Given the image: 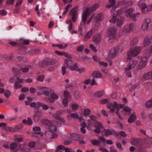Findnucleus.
Segmentation results:
<instances>
[{
  "label": "nucleus",
  "mask_w": 152,
  "mask_h": 152,
  "mask_svg": "<svg viewBox=\"0 0 152 152\" xmlns=\"http://www.w3.org/2000/svg\"><path fill=\"white\" fill-rule=\"evenodd\" d=\"M133 11V9L131 8L127 9H121L118 10L115 14L113 15L112 18L110 20V21L115 23L116 22L117 25L118 27H120L123 25L124 19V17L120 16L122 14L125 15L128 18H130L132 20L136 21L140 13L132 14Z\"/></svg>",
  "instance_id": "1"
},
{
  "label": "nucleus",
  "mask_w": 152,
  "mask_h": 152,
  "mask_svg": "<svg viewBox=\"0 0 152 152\" xmlns=\"http://www.w3.org/2000/svg\"><path fill=\"white\" fill-rule=\"evenodd\" d=\"M99 6V4H95L93 5L91 7H87L86 8L84 12L82 15V20L83 22V25H81L80 23V25L79 27V30L81 33L83 30L85 28V25L86 22L88 18L91 14Z\"/></svg>",
  "instance_id": "2"
},
{
  "label": "nucleus",
  "mask_w": 152,
  "mask_h": 152,
  "mask_svg": "<svg viewBox=\"0 0 152 152\" xmlns=\"http://www.w3.org/2000/svg\"><path fill=\"white\" fill-rule=\"evenodd\" d=\"M124 105L118 103L116 102H114L113 103H110L107 105V107L111 111L114 112H115V109L116 111L115 113L118 115L119 119L123 120L124 118L120 114V110L124 107Z\"/></svg>",
  "instance_id": "3"
},
{
  "label": "nucleus",
  "mask_w": 152,
  "mask_h": 152,
  "mask_svg": "<svg viewBox=\"0 0 152 152\" xmlns=\"http://www.w3.org/2000/svg\"><path fill=\"white\" fill-rule=\"evenodd\" d=\"M67 137L70 138L75 140L79 141L80 144H84L85 142L83 141L84 137L82 136L77 134L75 133H67L66 134Z\"/></svg>",
  "instance_id": "4"
},
{
  "label": "nucleus",
  "mask_w": 152,
  "mask_h": 152,
  "mask_svg": "<svg viewBox=\"0 0 152 152\" xmlns=\"http://www.w3.org/2000/svg\"><path fill=\"white\" fill-rule=\"evenodd\" d=\"M141 50L140 47H135L131 49L127 53V59H130L132 57H134L139 54Z\"/></svg>",
  "instance_id": "5"
},
{
  "label": "nucleus",
  "mask_w": 152,
  "mask_h": 152,
  "mask_svg": "<svg viewBox=\"0 0 152 152\" xmlns=\"http://www.w3.org/2000/svg\"><path fill=\"white\" fill-rule=\"evenodd\" d=\"M63 94L64 98L62 100V103L64 107H66L68 105V102L72 100V97L67 91H64Z\"/></svg>",
  "instance_id": "6"
},
{
  "label": "nucleus",
  "mask_w": 152,
  "mask_h": 152,
  "mask_svg": "<svg viewBox=\"0 0 152 152\" xmlns=\"http://www.w3.org/2000/svg\"><path fill=\"white\" fill-rule=\"evenodd\" d=\"M147 0H140L137 4V5L141 8L142 12L143 13L148 12L147 6L145 4Z\"/></svg>",
  "instance_id": "7"
},
{
  "label": "nucleus",
  "mask_w": 152,
  "mask_h": 152,
  "mask_svg": "<svg viewBox=\"0 0 152 152\" xmlns=\"http://www.w3.org/2000/svg\"><path fill=\"white\" fill-rule=\"evenodd\" d=\"M58 95L55 93V91L53 90V92L51 93L50 97L46 98L45 100L48 102L53 103L56 100H58Z\"/></svg>",
  "instance_id": "8"
},
{
  "label": "nucleus",
  "mask_w": 152,
  "mask_h": 152,
  "mask_svg": "<svg viewBox=\"0 0 152 152\" xmlns=\"http://www.w3.org/2000/svg\"><path fill=\"white\" fill-rule=\"evenodd\" d=\"M148 57L146 56L142 57L137 67L138 70H141L145 67L147 64Z\"/></svg>",
  "instance_id": "9"
},
{
  "label": "nucleus",
  "mask_w": 152,
  "mask_h": 152,
  "mask_svg": "<svg viewBox=\"0 0 152 152\" xmlns=\"http://www.w3.org/2000/svg\"><path fill=\"white\" fill-rule=\"evenodd\" d=\"M118 47L112 48L109 52L108 56L110 58L115 57L118 54Z\"/></svg>",
  "instance_id": "10"
},
{
  "label": "nucleus",
  "mask_w": 152,
  "mask_h": 152,
  "mask_svg": "<svg viewBox=\"0 0 152 152\" xmlns=\"http://www.w3.org/2000/svg\"><path fill=\"white\" fill-rule=\"evenodd\" d=\"M69 15L71 16L72 22L73 23H75L77 17L76 9L75 8L72 9L70 12Z\"/></svg>",
  "instance_id": "11"
},
{
  "label": "nucleus",
  "mask_w": 152,
  "mask_h": 152,
  "mask_svg": "<svg viewBox=\"0 0 152 152\" xmlns=\"http://www.w3.org/2000/svg\"><path fill=\"white\" fill-rule=\"evenodd\" d=\"M34 115L33 117V118L35 121H38L42 115V110H34Z\"/></svg>",
  "instance_id": "12"
},
{
  "label": "nucleus",
  "mask_w": 152,
  "mask_h": 152,
  "mask_svg": "<svg viewBox=\"0 0 152 152\" xmlns=\"http://www.w3.org/2000/svg\"><path fill=\"white\" fill-rule=\"evenodd\" d=\"M127 60L128 61L129 60V61L127 67L129 68V69H131L134 68L137 64L138 61L136 60L131 59V58L130 59H129L128 60L127 59Z\"/></svg>",
  "instance_id": "13"
},
{
  "label": "nucleus",
  "mask_w": 152,
  "mask_h": 152,
  "mask_svg": "<svg viewBox=\"0 0 152 152\" xmlns=\"http://www.w3.org/2000/svg\"><path fill=\"white\" fill-rule=\"evenodd\" d=\"M94 126L95 127L97 128L94 129V131L95 132L98 134L100 132V129L103 128L102 124L100 122L98 121H96L94 123Z\"/></svg>",
  "instance_id": "14"
},
{
  "label": "nucleus",
  "mask_w": 152,
  "mask_h": 152,
  "mask_svg": "<svg viewBox=\"0 0 152 152\" xmlns=\"http://www.w3.org/2000/svg\"><path fill=\"white\" fill-rule=\"evenodd\" d=\"M151 23V20L150 19L146 18L144 23L142 26V29L144 31L147 30Z\"/></svg>",
  "instance_id": "15"
},
{
  "label": "nucleus",
  "mask_w": 152,
  "mask_h": 152,
  "mask_svg": "<svg viewBox=\"0 0 152 152\" xmlns=\"http://www.w3.org/2000/svg\"><path fill=\"white\" fill-rule=\"evenodd\" d=\"M107 34L110 37H114L116 34V29L114 27H112L110 28L107 31Z\"/></svg>",
  "instance_id": "16"
},
{
  "label": "nucleus",
  "mask_w": 152,
  "mask_h": 152,
  "mask_svg": "<svg viewBox=\"0 0 152 152\" xmlns=\"http://www.w3.org/2000/svg\"><path fill=\"white\" fill-rule=\"evenodd\" d=\"M79 119L81 123L80 124V126H81L80 131L83 133H85L86 132V130L85 128L86 126V124L84 122L83 118H80Z\"/></svg>",
  "instance_id": "17"
},
{
  "label": "nucleus",
  "mask_w": 152,
  "mask_h": 152,
  "mask_svg": "<svg viewBox=\"0 0 152 152\" xmlns=\"http://www.w3.org/2000/svg\"><path fill=\"white\" fill-rule=\"evenodd\" d=\"M33 131L34 133L37 134L38 137H42L43 135V133L41 131L40 128L39 126H35L33 128Z\"/></svg>",
  "instance_id": "18"
},
{
  "label": "nucleus",
  "mask_w": 152,
  "mask_h": 152,
  "mask_svg": "<svg viewBox=\"0 0 152 152\" xmlns=\"http://www.w3.org/2000/svg\"><path fill=\"white\" fill-rule=\"evenodd\" d=\"M137 119L136 113L134 112L130 115L128 121L129 123H133Z\"/></svg>",
  "instance_id": "19"
},
{
  "label": "nucleus",
  "mask_w": 152,
  "mask_h": 152,
  "mask_svg": "<svg viewBox=\"0 0 152 152\" xmlns=\"http://www.w3.org/2000/svg\"><path fill=\"white\" fill-rule=\"evenodd\" d=\"M132 111V109L130 107L126 106L124 107L121 113L124 115H129Z\"/></svg>",
  "instance_id": "20"
},
{
  "label": "nucleus",
  "mask_w": 152,
  "mask_h": 152,
  "mask_svg": "<svg viewBox=\"0 0 152 152\" xmlns=\"http://www.w3.org/2000/svg\"><path fill=\"white\" fill-rule=\"evenodd\" d=\"M45 134L47 136L50 138H56L57 136L56 133L50 131L46 132Z\"/></svg>",
  "instance_id": "21"
},
{
  "label": "nucleus",
  "mask_w": 152,
  "mask_h": 152,
  "mask_svg": "<svg viewBox=\"0 0 152 152\" xmlns=\"http://www.w3.org/2000/svg\"><path fill=\"white\" fill-rule=\"evenodd\" d=\"M134 28V24L133 23H131L129 25L127 28H125L124 29L123 31L125 33H128L132 31Z\"/></svg>",
  "instance_id": "22"
},
{
  "label": "nucleus",
  "mask_w": 152,
  "mask_h": 152,
  "mask_svg": "<svg viewBox=\"0 0 152 152\" xmlns=\"http://www.w3.org/2000/svg\"><path fill=\"white\" fill-rule=\"evenodd\" d=\"M53 90L51 88L45 87L43 94L45 95L48 96L50 95V94H51L52 92H53Z\"/></svg>",
  "instance_id": "23"
},
{
  "label": "nucleus",
  "mask_w": 152,
  "mask_h": 152,
  "mask_svg": "<svg viewBox=\"0 0 152 152\" xmlns=\"http://www.w3.org/2000/svg\"><path fill=\"white\" fill-rule=\"evenodd\" d=\"M104 16L103 13H99L95 16L94 20L95 22H98L101 20L103 18Z\"/></svg>",
  "instance_id": "24"
},
{
  "label": "nucleus",
  "mask_w": 152,
  "mask_h": 152,
  "mask_svg": "<svg viewBox=\"0 0 152 152\" xmlns=\"http://www.w3.org/2000/svg\"><path fill=\"white\" fill-rule=\"evenodd\" d=\"M73 64V62L72 60L66 59L64 61V66L66 68H68L71 66Z\"/></svg>",
  "instance_id": "25"
},
{
  "label": "nucleus",
  "mask_w": 152,
  "mask_h": 152,
  "mask_svg": "<svg viewBox=\"0 0 152 152\" xmlns=\"http://www.w3.org/2000/svg\"><path fill=\"white\" fill-rule=\"evenodd\" d=\"M152 78V72H149L144 75L142 78L143 80H145Z\"/></svg>",
  "instance_id": "26"
},
{
  "label": "nucleus",
  "mask_w": 152,
  "mask_h": 152,
  "mask_svg": "<svg viewBox=\"0 0 152 152\" xmlns=\"http://www.w3.org/2000/svg\"><path fill=\"white\" fill-rule=\"evenodd\" d=\"M41 102H32L30 104V107H35L36 109H38L40 107Z\"/></svg>",
  "instance_id": "27"
},
{
  "label": "nucleus",
  "mask_w": 152,
  "mask_h": 152,
  "mask_svg": "<svg viewBox=\"0 0 152 152\" xmlns=\"http://www.w3.org/2000/svg\"><path fill=\"white\" fill-rule=\"evenodd\" d=\"M56 122L55 121L52 122L50 125L49 126V128L50 132H54L56 131L57 129V127L54 125L56 124Z\"/></svg>",
  "instance_id": "28"
},
{
  "label": "nucleus",
  "mask_w": 152,
  "mask_h": 152,
  "mask_svg": "<svg viewBox=\"0 0 152 152\" xmlns=\"http://www.w3.org/2000/svg\"><path fill=\"white\" fill-rule=\"evenodd\" d=\"M22 122L23 124L28 125H31L33 124L32 121L29 118H28L27 119L23 120Z\"/></svg>",
  "instance_id": "29"
},
{
  "label": "nucleus",
  "mask_w": 152,
  "mask_h": 152,
  "mask_svg": "<svg viewBox=\"0 0 152 152\" xmlns=\"http://www.w3.org/2000/svg\"><path fill=\"white\" fill-rule=\"evenodd\" d=\"M145 54L148 58L152 54V46L148 49L145 51Z\"/></svg>",
  "instance_id": "30"
},
{
  "label": "nucleus",
  "mask_w": 152,
  "mask_h": 152,
  "mask_svg": "<svg viewBox=\"0 0 152 152\" xmlns=\"http://www.w3.org/2000/svg\"><path fill=\"white\" fill-rule=\"evenodd\" d=\"M140 140L139 139L132 138L130 140L131 143L133 145H137L140 142Z\"/></svg>",
  "instance_id": "31"
},
{
  "label": "nucleus",
  "mask_w": 152,
  "mask_h": 152,
  "mask_svg": "<svg viewBox=\"0 0 152 152\" xmlns=\"http://www.w3.org/2000/svg\"><path fill=\"white\" fill-rule=\"evenodd\" d=\"M104 130L105 131V135L106 136L111 135L115 132L114 131L109 129H106V130L104 129Z\"/></svg>",
  "instance_id": "32"
},
{
  "label": "nucleus",
  "mask_w": 152,
  "mask_h": 152,
  "mask_svg": "<svg viewBox=\"0 0 152 152\" xmlns=\"http://www.w3.org/2000/svg\"><path fill=\"white\" fill-rule=\"evenodd\" d=\"M104 94V92L103 91H96L94 94L95 96L97 97H100L103 96Z\"/></svg>",
  "instance_id": "33"
},
{
  "label": "nucleus",
  "mask_w": 152,
  "mask_h": 152,
  "mask_svg": "<svg viewBox=\"0 0 152 152\" xmlns=\"http://www.w3.org/2000/svg\"><path fill=\"white\" fill-rule=\"evenodd\" d=\"M109 4L106 6V7L108 8H110L113 7L115 4L116 1L115 0H110Z\"/></svg>",
  "instance_id": "34"
},
{
  "label": "nucleus",
  "mask_w": 152,
  "mask_h": 152,
  "mask_svg": "<svg viewBox=\"0 0 152 152\" xmlns=\"http://www.w3.org/2000/svg\"><path fill=\"white\" fill-rule=\"evenodd\" d=\"M91 142L94 145L101 146V143L98 140H91Z\"/></svg>",
  "instance_id": "35"
},
{
  "label": "nucleus",
  "mask_w": 152,
  "mask_h": 152,
  "mask_svg": "<svg viewBox=\"0 0 152 152\" xmlns=\"http://www.w3.org/2000/svg\"><path fill=\"white\" fill-rule=\"evenodd\" d=\"M92 75L93 77L96 78H99L101 76L100 73L99 72L96 71L92 73Z\"/></svg>",
  "instance_id": "36"
},
{
  "label": "nucleus",
  "mask_w": 152,
  "mask_h": 152,
  "mask_svg": "<svg viewBox=\"0 0 152 152\" xmlns=\"http://www.w3.org/2000/svg\"><path fill=\"white\" fill-rule=\"evenodd\" d=\"M80 106V105L77 103H73L71 104V107L72 110H76L79 108Z\"/></svg>",
  "instance_id": "37"
},
{
  "label": "nucleus",
  "mask_w": 152,
  "mask_h": 152,
  "mask_svg": "<svg viewBox=\"0 0 152 152\" xmlns=\"http://www.w3.org/2000/svg\"><path fill=\"white\" fill-rule=\"evenodd\" d=\"M31 68V66H28L25 67L20 68V71L23 72L25 73L28 72Z\"/></svg>",
  "instance_id": "38"
},
{
  "label": "nucleus",
  "mask_w": 152,
  "mask_h": 152,
  "mask_svg": "<svg viewBox=\"0 0 152 152\" xmlns=\"http://www.w3.org/2000/svg\"><path fill=\"white\" fill-rule=\"evenodd\" d=\"M11 93L9 90H7L5 91L4 95L7 99L9 98L11 95Z\"/></svg>",
  "instance_id": "39"
},
{
  "label": "nucleus",
  "mask_w": 152,
  "mask_h": 152,
  "mask_svg": "<svg viewBox=\"0 0 152 152\" xmlns=\"http://www.w3.org/2000/svg\"><path fill=\"white\" fill-rule=\"evenodd\" d=\"M78 66L77 64H75L72 66H71L69 67L70 70L72 71H76L78 68Z\"/></svg>",
  "instance_id": "40"
},
{
  "label": "nucleus",
  "mask_w": 152,
  "mask_h": 152,
  "mask_svg": "<svg viewBox=\"0 0 152 152\" xmlns=\"http://www.w3.org/2000/svg\"><path fill=\"white\" fill-rule=\"evenodd\" d=\"M90 112L91 111L89 109L87 108L85 109L83 113V115L85 117L88 116L90 114Z\"/></svg>",
  "instance_id": "41"
},
{
  "label": "nucleus",
  "mask_w": 152,
  "mask_h": 152,
  "mask_svg": "<svg viewBox=\"0 0 152 152\" xmlns=\"http://www.w3.org/2000/svg\"><path fill=\"white\" fill-rule=\"evenodd\" d=\"M152 40V39H145L144 42V45L145 47L148 45Z\"/></svg>",
  "instance_id": "42"
},
{
  "label": "nucleus",
  "mask_w": 152,
  "mask_h": 152,
  "mask_svg": "<svg viewBox=\"0 0 152 152\" xmlns=\"http://www.w3.org/2000/svg\"><path fill=\"white\" fill-rule=\"evenodd\" d=\"M23 86L20 84L18 82L16 81L14 85V87L15 89L20 88Z\"/></svg>",
  "instance_id": "43"
},
{
  "label": "nucleus",
  "mask_w": 152,
  "mask_h": 152,
  "mask_svg": "<svg viewBox=\"0 0 152 152\" xmlns=\"http://www.w3.org/2000/svg\"><path fill=\"white\" fill-rule=\"evenodd\" d=\"M120 96V94L116 92L113 93L111 95V97L113 99H117Z\"/></svg>",
  "instance_id": "44"
},
{
  "label": "nucleus",
  "mask_w": 152,
  "mask_h": 152,
  "mask_svg": "<svg viewBox=\"0 0 152 152\" xmlns=\"http://www.w3.org/2000/svg\"><path fill=\"white\" fill-rule=\"evenodd\" d=\"M40 107H42L43 109L45 110H47L49 108L48 105L42 102H41Z\"/></svg>",
  "instance_id": "45"
},
{
  "label": "nucleus",
  "mask_w": 152,
  "mask_h": 152,
  "mask_svg": "<svg viewBox=\"0 0 152 152\" xmlns=\"http://www.w3.org/2000/svg\"><path fill=\"white\" fill-rule=\"evenodd\" d=\"M86 70V69L85 67H82L79 68L78 67L77 71L79 73L81 74L85 72Z\"/></svg>",
  "instance_id": "46"
},
{
  "label": "nucleus",
  "mask_w": 152,
  "mask_h": 152,
  "mask_svg": "<svg viewBox=\"0 0 152 152\" xmlns=\"http://www.w3.org/2000/svg\"><path fill=\"white\" fill-rule=\"evenodd\" d=\"M99 141L100 142L101 144L105 145L106 142V139L102 137H99Z\"/></svg>",
  "instance_id": "47"
},
{
  "label": "nucleus",
  "mask_w": 152,
  "mask_h": 152,
  "mask_svg": "<svg viewBox=\"0 0 152 152\" xmlns=\"http://www.w3.org/2000/svg\"><path fill=\"white\" fill-rule=\"evenodd\" d=\"M13 140L15 141L19 142H21L23 140L22 138L20 137H18V136L16 135L14 136Z\"/></svg>",
  "instance_id": "48"
},
{
  "label": "nucleus",
  "mask_w": 152,
  "mask_h": 152,
  "mask_svg": "<svg viewBox=\"0 0 152 152\" xmlns=\"http://www.w3.org/2000/svg\"><path fill=\"white\" fill-rule=\"evenodd\" d=\"M93 34V30H91L89 31L88 32L86 35L85 38H89L91 37Z\"/></svg>",
  "instance_id": "49"
},
{
  "label": "nucleus",
  "mask_w": 152,
  "mask_h": 152,
  "mask_svg": "<svg viewBox=\"0 0 152 152\" xmlns=\"http://www.w3.org/2000/svg\"><path fill=\"white\" fill-rule=\"evenodd\" d=\"M129 68L127 67L125 68V72L126 73V75L129 77H131L132 76V74L130 72V70Z\"/></svg>",
  "instance_id": "50"
},
{
  "label": "nucleus",
  "mask_w": 152,
  "mask_h": 152,
  "mask_svg": "<svg viewBox=\"0 0 152 152\" xmlns=\"http://www.w3.org/2000/svg\"><path fill=\"white\" fill-rule=\"evenodd\" d=\"M19 146V145H17V144L15 142L12 143L10 145V148L12 150L15 149Z\"/></svg>",
  "instance_id": "51"
},
{
  "label": "nucleus",
  "mask_w": 152,
  "mask_h": 152,
  "mask_svg": "<svg viewBox=\"0 0 152 152\" xmlns=\"http://www.w3.org/2000/svg\"><path fill=\"white\" fill-rule=\"evenodd\" d=\"M138 42L137 39H132L131 42V46L137 44Z\"/></svg>",
  "instance_id": "52"
},
{
  "label": "nucleus",
  "mask_w": 152,
  "mask_h": 152,
  "mask_svg": "<svg viewBox=\"0 0 152 152\" xmlns=\"http://www.w3.org/2000/svg\"><path fill=\"white\" fill-rule=\"evenodd\" d=\"M110 101V99L108 98L106 99H103L100 101V103L101 104H104L107 103Z\"/></svg>",
  "instance_id": "53"
},
{
  "label": "nucleus",
  "mask_w": 152,
  "mask_h": 152,
  "mask_svg": "<svg viewBox=\"0 0 152 152\" xmlns=\"http://www.w3.org/2000/svg\"><path fill=\"white\" fill-rule=\"evenodd\" d=\"M63 56H65L66 57L71 58H72V55L71 54L67 53L66 52H64Z\"/></svg>",
  "instance_id": "54"
},
{
  "label": "nucleus",
  "mask_w": 152,
  "mask_h": 152,
  "mask_svg": "<svg viewBox=\"0 0 152 152\" xmlns=\"http://www.w3.org/2000/svg\"><path fill=\"white\" fill-rule=\"evenodd\" d=\"M53 116L54 118L57 120H58L60 117V115L57 113L53 114Z\"/></svg>",
  "instance_id": "55"
},
{
  "label": "nucleus",
  "mask_w": 152,
  "mask_h": 152,
  "mask_svg": "<svg viewBox=\"0 0 152 152\" xmlns=\"http://www.w3.org/2000/svg\"><path fill=\"white\" fill-rule=\"evenodd\" d=\"M71 116L73 118L75 119H78L79 118V116L78 114L76 113H71Z\"/></svg>",
  "instance_id": "56"
},
{
  "label": "nucleus",
  "mask_w": 152,
  "mask_h": 152,
  "mask_svg": "<svg viewBox=\"0 0 152 152\" xmlns=\"http://www.w3.org/2000/svg\"><path fill=\"white\" fill-rule=\"evenodd\" d=\"M91 80L90 79H87L84 80L83 82V83L86 85H88L90 83Z\"/></svg>",
  "instance_id": "57"
},
{
  "label": "nucleus",
  "mask_w": 152,
  "mask_h": 152,
  "mask_svg": "<svg viewBox=\"0 0 152 152\" xmlns=\"http://www.w3.org/2000/svg\"><path fill=\"white\" fill-rule=\"evenodd\" d=\"M99 64L101 66L105 67H106L108 66L107 63L101 61H99Z\"/></svg>",
  "instance_id": "58"
},
{
  "label": "nucleus",
  "mask_w": 152,
  "mask_h": 152,
  "mask_svg": "<svg viewBox=\"0 0 152 152\" xmlns=\"http://www.w3.org/2000/svg\"><path fill=\"white\" fill-rule=\"evenodd\" d=\"M67 68H66L64 66H62L61 67L62 73V75H64L66 73V69Z\"/></svg>",
  "instance_id": "59"
},
{
  "label": "nucleus",
  "mask_w": 152,
  "mask_h": 152,
  "mask_svg": "<svg viewBox=\"0 0 152 152\" xmlns=\"http://www.w3.org/2000/svg\"><path fill=\"white\" fill-rule=\"evenodd\" d=\"M35 144L36 142H35L31 141L29 143L28 145L30 147L33 148L35 146Z\"/></svg>",
  "instance_id": "60"
},
{
  "label": "nucleus",
  "mask_w": 152,
  "mask_h": 152,
  "mask_svg": "<svg viewBox=\"0 0 152 152\" xmlns=\"http://www.w3.org/2000/svg\"><path fill=\"white\" fill-rule=\"evenodd\" d=\"M44 78V76L42 75L38 77L37 80L38 81H39L42 82Z\"/></svg>",
  "instance_id": "61"
},
{
  "label": "nucleus",
  "mask_w": 152,
  "mask_h": 152,
  "mask_svg": "<svg viewBox=\"0 0 152 152\" xmlns=\"http://www.w3.org/2000/svg\"><path fill=\"white\" fill-rule=\"evenodd\" d=\"M65 148V147L64 146L61 145H60L57 146L56 149L58 150H60L63 151L64 150Z\"/></svg>",
  "instance_id": "62"
},
{
  "label": "nucleus",
  "mask_w": 152,
  "mask_h": 152,
  "mask_svg": "<svg viewBox=\"0 0 152 152\" xmlns=\"http://www.w3.org/2000/svg\"><path fill=\"white\" fill-rule=\"evenodd\" d=\"M73 84L71 83H66L65 84V86L66 88H69L73 86Z\"/></svg>",
  "instance_id": "63"
},
{
  "label": "nucleus",
  "mask_w": 152,
  "mask_h": 152,
  "mask_svg": "<svg viewBox=\"0 0 152 152\" xmlns=\"http://www.w3.org/2000/svg\"><path fill=\"white\" fill-rule=\"evenodd\" d=\"M90 47L91 49L95 52H97V50L96 48L93 45H90Z\"/></svg>",
  "instance_id": "64"
}]
</instances>
